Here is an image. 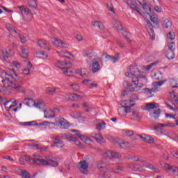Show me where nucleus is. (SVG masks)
<instances>
[{
	"label": "nucleus",
	"mask_w": 178,
	"mask_h": 178,
	"mask_svg": "<svg viewBox=\"0 0 178 178\" xmlns=\"http://www.w3.org/2000/svg\"><path fill=\"white\" fill-rule=\"evenodd\" d=\"M129 70L131 72V76H134V77H136V74H134V73H136V72H138V73H140V70L137 69V67H134L133 65H131L129 67Z\"/></svg>",
	"instance_id": "obj_30"
},
{
	"label": "nucleus",
	"mask_w": 178,
	"mask_h": 178,
	"mask_svg": "<svg viewBox=\"0 0 178 178\" xmlns=\"http://www.w3.org/2000/svg\"><path fill=\"white\" fill-rule=\"evenodd\" d=\"M91 80L90 79H84L83 81H82V83L83 84H85V86H90V84H88V83H90Z\"/></svg>",
	"instance_id": "obj_61"
},
{
	"label": "nucleus",
	"mask_w": 178,
	"mask_h": 178,
	"mask_svg": "<svg viewBox=\"0 0 178 178\" xmlns=\"http://www.w3.org/2000/svg\"><path fill=\"white\" fill-rule=\"evenodd\" d=\"M165 29H170L172 27V22H170L168 19H165L163 20V25Z\"/></svg>",
	"instance_id": "obj_38"
},
{
	"label": "nucleus",
	"mask_w": 178,
	"mask_h": 178,
	"mask_svg": "<svg viewBox=\"0 0 178 178\" xmlns=\"http://www.w3.org/2000/svg\"><path fill=\"white\" fill-rule=\"evenodd\" d=\"M22 58L27 59V58H29V50H27V49H22Z\"/></svg>",
	"instance_id": "obj_51"
},
{
	"label": "nucleus",
	"mask_w": 178,
	"mask_h": 178,
	"mask_svg": "<svg viewBox=\"0 0 178 178\" xmlns=\"http://www.w3.org/2000/svg\"><path fill=\"white\" fill-rule=\"evenodd\" d=\"M38 47H40V48H43V49H47V47L48 46V43L45 42V40H39L38 41Z\"/></svg>",
	"instance_id": "obj_27"
},
{
	"label": "nucleus",
	"mask_w": 178,
	"mask_h": 178,
	"mask_svg": "<svg viewBox=\"0 0 178 178\" xmlns=\"http://www.w3.org/2000/svg\"><path fill=\"white\" fill-rule=\"evenodd\" d=\"M73 115H74V118H80V116H81V114H80V113L77 112V111H74L73 112Z\"/></svg>",
	"instance_id": "obj_63"
},
{
	"label": "nucleus",
	"mask_w": 178,
	"mask_h": 178,
	"mask_svg": "<svg viewBox=\"0 0 178 178\" xmlns=\"http://www.w3.org/2000/svg\"><path fill=\"white\" fill-rule=\"evenodd\" d=\"M35 121L22 122V126H38V124H34Z\"/></svg>",
	"instance_id": "obj_48"
},
{
	"label": "nucleus",
	"mask_w": 178,
	"mask_h": 178,
	"mask_svg": "<svg viewBox=\"0 0 178 178\" xmlns=\"http://www.w3.org/2000/svg\"><path fill=\"white\" fill-rule=\"evenodd\" d=\"M13 65L15 66V67H20V63H19V61H13Z\"/></svg>",
	"instance_id": "obj_64"
},
{
	"label": "nucleus",
	"mask_w": 178,
	"mask_h": 178,
	"mask_svg": "<svg viewBox=\"0 0 178 178\" xmlns=\"http://www.w3.org/2000/svg\"><path fill=\"white\" fill-rule=\"evenodd\" d=\"M92 138H95L97 143L102 144L104 142V137L101 136L99 134H95L92 135Z\"/></svg>",
	"instance_id": "obj_22"
},
{
	"label": "nucleus",
	"mask_w": 178,
	"mask_h": 178,
	"mask_svg": "<svg viewBox=\"0 0 178 178\" xmlns=\"http://www.w3.org/2000/svg\"><path fill=\"white\" fill-rule=\"evenodd\" d=\"M99 62H102V58L99 57H95L92 59V72H93L94 73L99 72V69H101Z\"/></svg>",
	"instance_id": "obj_9"
},
{
	"label": "nucleus",
	"mask_w": 178,
	"mask_h": 178,
	"mask_svg": "<svg viewBox=\"0 0 178 178\" xmlns=\"http://www.w3.org/2000/svg\"><path fill=\"white\" fill-rule=\"evenodd\" d=\"M138 137H140L143 141L145 143H148L149 144H154V138L148 135H138Z\"/></svg>",
	"instance_id": "obj_15"
},
{
	"label": "nucleus",
	"mask_w": 178,
	"mask_h": 178,
	"mask_svg": "<svg viewBox=\"0 0 178 178\" xmlns=\"http://www.w3.org/2000/svg\"><path fill=\"white\" fill-rule=\"evenodd\" d=\"M142 6L143 8L145 13H146L147 15H149V13H151V7H149V6L147 4V3L142 4Z\"/></svg>",
	"instance_id": "obj_31"
},
{
	"label": "nucleus",
	"mask_w": 178,
	"mask_h": 178,
	"mask_svg": "<svg viewBox=\"0 0 178 178\" xmlns=\"http://www.w3.org/2000/svg\"><path fill=\"white\" fill-rule=\"evenodd\" d=\"M67 65H70V66H72V63H67V61H57L55 63V67L62 69V66H67Z\"/></svg>",
	"instance_id": "obj_21"
},
{
	"label": "nucleus",
	"mask_w": 178,
	"mask_h": 178,
	"mask_svg": "<svg viewBox=\"0 0 178 178\" xmlns=\"http://www.w3.org/2000/svg\"><path fill=\"white\" fill-rule=\"evenodd\" d=\"M70 87H72L73 91L75 92H77L79 90H80V86L76 83L70 85Z\"/></svg>",
	"instance_id": "obj_52"
},
{
	"label": "nucleus",
	"mask_w": 178,
	"mask_h": 178,
	"mask_svg": "<svg viewBox=\"0 0 178 178\" xmlns=\"http://www.w3.org/2000/svg\"><path fill=\"white\" fill-rule=\"evenodd\" d=\"M15 76L16 78L14 81H10L9 78L3 79L2 83L3 84V87L13 88V90L17 92H23L24 91V88L21 86L22 83H23V78L18 76L17 74H15Z\"/></svg>",
	"instance_id": "obj_1"
},
{
	"label": "nucleus",
	"mask_w": 178,
	"mask_h": 178,
	"mask_svg": "<svg viewBox=\"0 0 178 178\" xmlns=\"http://www.w3.org/2000/svg\"><path fill=\"white\" fill-rule=\"evenodd\" d=\"M37 160L41 161V159L38 156L35 158L34 159H31L30 156L28 155H25L23 157L19 158V163L21 165H25L24 162H22V161H26V162H31V163H33V165H38V163H36Z\"/></svg>",
	"instance_id": "obj_11"
},
{
	"label": "nucleus",
	"mask_w": 178,
	"mask_h": 178,
	"mask_svg": "<svg viewBox=\"0 0 178 178\" xmlns=\"http://www.w3.org/2000/svg\"><path fill=\"white\" fill-rule=\"evenodd\" d=\"M131 98L132 99L129 101L130 104H131V102H134V101H137L138 99V95L136 94H132Z\"/></svg>",
	"instance_id": "obj_57"
},
{
	"label": "nucleus",
	"mask_w": 178,
	"mask_h": 178,
	"mask_svg": "<svg viewBox=\"0 0 178 178\" xmlns=\"http://www.w3.org/2000/svg\"><path fill=\"white\" fill-rule=\"evenodd\" d=\"M168 51H171L172 52H175V49L176 48V44L175 42H172L168 45Z\"/></svg>",
	"instance_id": "obj_44"
},
{
	"label": "nucleus",
	"mask_w": 178,
	"mask_h": 178,
	"mask_svg": "<svg viewBox=\"0 0 178 178\" xmlns=\"http://www.w3.org/2000/svg\"><path fill=\"white\" fill-rule=\"evenodd\" d=\"M106 124V123H105V122H104V121H101L100 122L97 123L96 124L97 130L101 131V130H102V129H105Z\"/></svg>",
	"instance_id": "obj_32"
},
{
	"label": "nucleus",
	"mask_w": 178,
	"mask_h": 178,
	"mask_svg": "<svg viewBox=\"0 0 178 178\" xmlns=\"http://www.w3.org/2000/svg\"><path fill=\"white\" fill-rule=\"evenodd\" d=\"M156 63H152V64L147 65L146 69L147 70H149V69H152V66H155V65H156Z\"/></svg>",
	"instance_id": "obj_62"
},
{
	"label": "nucleus",
	"mask_w": 178,
	"mask_h": 178,
	"mask_svg": "<svg viewBox=\"0 0 178 178\" xmlns=\"http://www.w3.org/2000/svg\"><path fill=\"white\" fill-rule=\"evenodd\" d=\"M134 158H136V159H135V162H141L142 163H145L147 162L145 159L137 157L136 156H132L131 159H134Z\"/></svg>",
	"instance_id": "obj_50"
},
{
	"label": "nucleus",
	"mask_w": 178,
	"mask_h": 178,
	"mask_svg": "<svg viewBox=\"0 0 178 178\" xmlns=\"http://www.w3.org/2000/svg\"><path fill=\"white\" fill-rule=\"evenodd\" d=\"M90 165V158L86 157L85 160L81 161L77 164L78 170L82 175H88V166Z\"/></svg>",
	"instance_id": "obj_5"
},
{
	"label": "nucleus",
	"mask_w": 178,
	"mask_h": 178,
	"mask_svg": "<svg viewBox=\"0 0 178 178\" xmlns=\"http://www.w3.org/2000/svg\"><path fill=\"white\" fill-rule=\"evenodd\" d=\"M21 176L22 178H30V173L24 170H22L21 172Z\"/></svg>",
	"instance_id": "obj_47"
},
{
	"label": "nucleus",
	"mask_w": 178,
	"mask_h": 178,
	"mask_svg": "<svg viewBox=\"0 0 178 178\" xmlns=\"http://www.w3.org/2000/svg\"><path fill=\"white\" fill-rule=\"evenodd\" d=\"M92 24L95 27H98V29H99L100 30H104L105 29V26H104V24L101 22H98V21L92 22Z\"/></svg>",
	"instance_id": "obj_24"
},
{
	"label": "nucleus",
	"mask_w": 178,
	"mask_h": 178,
	"mask_svg": "<svg viewBox=\"0 0 178 178\" xmlns=\"http://www.w3.org/2000/svg\"><path fill=\"white\" fill-rule=\"evenodd\" d=\"M13 101V99H10L9 100L4 102V106H6V111H9V109H12V108L17 105V101Z\"/></svg>",
	"instance_id": "obj_13"
},
{
	"label": "nucleus",
	"mask_w": 178,
	"mask_h": 178,
	"mask_svg": "<svg viewBox=\"0 0 178 178\" xmlns=\"http://www.w3.org/2000/svg\"><path fill=\"white\" fill-rule=\"evenodd\" d=\"M92 52H94V47H89L85 50L83 55V56H88V55H91V54H92Z\"/></svg>",
	"instance_id": "obj_26"
},
{
	"label": "nucleus",
	"mask_w": 178,
	"mask_h": 178,
	"mask_svg": "<svg viewBox=\"0 0 178 178\" xmlns=\"http://www.w3.org/2000/svg\"><path fill=\"white\" fill-rule=\"evenodd\" d=\"M44 118L46 119H52L55 118V113L52 111V110H48V111H44Z\"/></svg>",
	"instance_id": "obj_20"
},
{
	"label": "nucleus",
	"mask_w": 178,
	"mask_h": 178,
	"mask_svg": "<svg viewBox=\"0 0 178 178\" xmlns=\"http://www.w3.org/2000/svg\"><path fill=\"white\" fill-rule=\"evenodd\" d=\"M56 92V89L54 88L49 87V88H47V90H46V92H47V94H51V95H52V94H55Z\"/></svg>",
	"instance_id": "obj_49"
},
{
	"label": "nucleus",
	"mask_w": 178,
	"mask_h": 178,
	"mask_svg": "<svg viewBox=\"0 0 178 178\" xmlns=\"http://www.w3.org/2000/svg\"><path fill=\"white\" fill-rule=\"evenodd\" d=\"M61 72H63L65 76H70L71 74H73V71H69L67 67H61Z\"/></svg>",
	"instance_id": "obj_39"
},
{
	"label": "nucleus",
	"mask_w": 178,
	"mask_h": 178,
	"mask_svg": "<svg viewBox=\"0 0 178 178\" xmlns=\"http://www.w3.org/2000/svg\"><path fill=\"white\" fill-rule=\"evenodd\" d=\"M163 168L165 169H166L167 173H170V172H172L173 173V175H175V176L176 175V171H177V167H176L175 165H170L165 163L163 165Z\"/></svg>",
	"instance_id": "obj_14"
},
{
	"label": "nucleus",
	"mask_w": 178,
	"mask_h": 178,
	"mask_svg": "<svg viewBox=\"0 0 178 178\" xmlns=\"http://www.w3.org/2000/svg\"><path fill=\"white\" fill-rule=\"evenodd\" d=\"M81 76L83 79H86V77H91V74L88 72L87 69H82V74Z\"/></svg>",
	"instance_id": "obj_40"
},
{
	"label": "nucleus",
	"mask_w": 178,
	"mask_h": 178,
	"mask_svg": "<svg viewBox=\"0 0 178 178\" xmlns=\"http://www.w3.org/2000/svg\"><path fill=\"white\" fill-rule=\"evenodd\" d=\"M1 54L3 55V59H5V58H9L8 54V50H6V49H1Z\"/></svg>",
	"instance_id": "obj_55"
},
{
	"label": "nucleus",
	"mask_w": 178,
	"mask_h": 178,
	"mask_svg": "<svg viewBox=\"0 0 178 178\" xmlns=\"http://www.w3.org/2000/svg\"><path fill=\"white\" fill-rule=\"evenodd\" d=\"M106 155L108 158H120L122 156L119 153L111 151H107Z\"/></svg>",
	"instance_id": "obj_19"
},
{
	"label": "nucleus",
	"mask_w": 178,
	"mask_h": 178,
	"mask_svg": "<svg viewBox=\"0 0 178 178\" xmlns=\"http://www.w3.org/2000/svg\"><path fill=\"white\" fill-rule=\"evenodd\" d=\"M18 8L21 12H24L25 15H30V13H31L30 9L26 8L25 6H19Z\"/></svg>",
	"instance_id": "obj_34"
},
{
	"label": "nucleus",
	"mask_w": 178,
	"mask_h": 178,
	"mask_svg": "<svg viewBox=\"0 0 178 178\" xmlns=\"http://www.w3.org/2000/svg\"><path fill=\"white\" fill-rule=\"evenodd\" d=\"M61 138L63 140H67V141H70L71 143H74L75 145L83 147V145L77 140V138L70 133L61 134Z\"/></svg>",
	"instance_id": "obj_7"
},
{
	"label": "nucleus",
	"mask_w": 178,
	"mask_h": 178,
	"mask_svg": "<svg viewBox=\"0 0 178 178\" xmlns=\"http://www.w3.org/2000/svg\"><path fill=\"white\" fill-rule=\"evenodd\" d=\"M102 56H105V59L107 60V62L111 60V55L108 54V53H103Z\"/></svg>",
	"instance_id": "obj_59"
},
{
	"label": "nucleus",
	"mask_w": 178,
	"mask_h": 178,
	"mask_svg": "<svg viewBox=\"0 0 178 178\" xmlns=\"http://www.w3.org/2000/svg\"><path fill=\"white\" fill-rule=\"evenodd\" d=\"M165 81H166V80L154 82L153 83L154 88H153L152 89H149L148 88H145L144 90H145V91H147L148 94L151 95V94H152V92H155L156 91V90H158V86L161 87V86H162V84H163V83H165Z\"/></svg>",
	"instance_id": "obj_12"
},
{
	"label": "nucleus",
	"mask_w": 178,
	"mask_h": 178,
	"mask_svg": "<svg viewBox=\"0 0 178 178\" xmlns=\"http://www.w3.org/2000/svg\"><path fill=\"white\" fill-rule=\"evenodd\" d=\"M68 99L70 101H77V99H80V95L72 94L68 97Z\"/></svg>",
	"instance_id": "obj_35"
},
{
	"label": "nucleus",
	"mask_w": 178,
	"mask_h": 178,
	"mask_svg": "<svg viewBox=\"0 0 178 178\" xmlns=\"http://www.w3.org/2000/svg\"><path fill=\"white\" fill-rule=\"evenodd\" d=\"M125 134L127 137H131L132 140H136V137L133 136H134V132L133 131L127 130L125 131Z\"/></svg>",
	"instance_id": "obj_42"
},
{
	"label": "nucleus",
	"mask_w": 178,
	"mask_h": 178,
	"mask_svg": "<svg viewBox=\"0 0 178 178\" xmlns=\"http://www.w3.org/2000/svg\"><path fill=\"white\" fill-rule=\"evenodd\" d=\"M97 167L100 172H104V175H106L108 172L115 173V170L109 164L102 161H97Z\"/></svg>",
	"instance_id": "obj_6"
},
{
	"label": "nucleus",
	"mask_w": 178,
	"mask_h": 178,
	"mask_svg": "<svg viewBox=\"0 0 178 178\" xmlns=\"http://www.w3.org/2000/svg\"><path fill=\"white\" fill-rule=\"evenodd\" d=\"M129 8L134 9V10H136V12H138V13H140V8H138V5L136 1H133V3H131V5L129 6Z\"/></svg>",
	"instance_id": "obj_29"
},
{
	"label": "nucleus",
	"mask_w": 178,
	"mask_h": 178,
	"mask_svg": "<svg viewBox=\"0 0 178 178\" xmlns=\"http://www.w3.org/2000/svg\"><path fill=\"white\" fill-rule=\"evenodd\" d=\"M131 106H134V104H131V106H122L119 109L118 112L120 113V112H124V113H130L131 112Z\"/></svg>",
	"instance_id": "obj_17"
},
{
	"label": "nucleus",
	"mask_w": 178,
	"mask_h": 178,
	"mask_svg": "<svg viewBox=\"0 0 178 178\" xmlns=\"http://www.w3.org/2000/svg\"><path fill=\"white\" fill-rule=\"evenodd\" d=\"M54 144L56 147H63V142H62V140H59L58 138H54Z\"/></svg>",
	"instance_id": "obj_41"
},
{
	"label": "nucleus",
	"mask_w": 178,
	"mask_h": 178,
	"mask_svg": "<svg viewBox=\"0 0 178 178\" xmlns=\"http://www.w3.org/2000/svg\"><path fill=\"white\" fill-rule=\"evenodd\" d=\"M146 168H147L148 169H150L151 170H155V172L158 170V168H156L154 165L149 163L147 164Z\"/></svg>",
	"instance_id": "obj_53"
},
{
	"label": "nucleus",
	"mask_w": 178,
	"mask_h": 178,
	"mask_svg": "<svg viewBox=\"0 0 178 178\" xmlns=\"http://www.w3.org/2000/svg\"><path fill=\"white\" fill-rule=\"evenodd\" d=\"M120 55L119 54H115V56H111L110 60L113 62V63H116L119 60Z\"/></svg>",
	"instance_id": "obj_36"
},
{
	"label": "nucleus",
	"mask_w": 178,
	"mask_h": 178,
	"mask_svg": "<svg viewBox=\"0 0 178 178\" xmlns=\"http://www.w3.org/2000/svg\"><path fill=\"white\" fill-rule=\"evenodd\" d=\"M165 56L169 60L175 59V51H172L170 50H168L165 52Z\"/></svg>",
	"instance_id": "obj_28"
},
{
	"label": "nucleus",
	"mask_w": 178,
	"mask_h": 178,
	"mask_svg": "<svg viewBox=\"0 0 178 178\" xmlns=\"http://www.w3.org/2000/svg\"><path fill=\"white\" fill-rule=\"evenodd\" d=\"M106 6L108 12H111V13H115V8H113V4H112L111 1H108L106 3Z\"/></svg>",
	"instance_id": "obj_33"
},
{
	"label": "nucleus",
	"mask_w": 178,
	"mask_h": 178,
	"mask_svg": "<svg viewBox=\"0 0 178 178\" xmlns=\"http://www.w3.org/2000/svg\"><path fill=\"white\" fill-rule=\"evenodd\" d=\"M53 44L54 47H60L61 48H67V44H66L65 42L59 39H55Z\"/></svg>",
	"instance_id": "obj_16"
},
{
	"label": "nucleus",
	"mask_w": 178,
	"mask_h": 178,
	"mask_svg": "<svg viewBox=\"0 0 178 178\" xmlns=\"http://www.w3.org/2000/svg\"><path fill=\"white\" fill-rule=\"evenodd\" d=\"M146 30L150 37V39L154 41L155 40V32H154V26L148 19L146 20Z\"/></svg>",
	"instance_id": "obj_10"
},
{
	"label": "nucleus",
	"mask_w": 178,
	"mask_h": 178,
	"mask_svg": "<svg viewBox=\"0 0 178 178\" xmlns=\"http://www.w3.org/2000/svg\"><path fill=\"white\" fill-rule=\"evenodd\" d=\"M113 24L117 29V31L118 33H122L124 38L127 41V42H131V40H130V33L126 31H123V26H122V24L120 22H119L117 19H114L113 20Z\"/></svg>",
	"instance_id": "obj_4"
},
{
	"label": "nucleus",
	"mask_w": 178,
	"mask_h": 178,
	"mask_svg": "<svg viewBox=\"0 0 178 178\" xmlns=\"http://www.w3.org/2000/svg\"><path fill=\"white\" fill-rule=\"evenodd\" d=\"M152 116H153L154 119H158V118H159V116H161V108L154 110L152 112Z\"/></svg>",
	"instance_id": "obj_37"
},
{
	"label": "nucleus",
	"mask_w": 178,
	"mask_h": 178,
	"mask_svg": "<svg viewBox=\"0 0 178 178\" xmlns=\"http://www.w3.org/2000/svg\"><path fill=\"white\" fill-rule=\"evenodd\" d=\"M136 3H138V8H140V7L143 6L144 3H145V0H135Z\"/></svg>",
	"instance_id": "obj_58"
},
{
	"label": "nucleus",
	"mask_w": 178,
	"mask_h": 178,
	"mask_svg": "<svg viewBox=\"0 0 178 178\" xmlns=\"http://www.w3.org/2000/svg\"><path fill=\"white\" fill-rule=\"evenodd\" d=\"M159 107V106L156 103H148L145 106V109L146 111H151V109H156Z\"/></svg>",
	"instance_id": "obj_23"
},
{
	"label": "nucleus",
	"mask_w": 178,
	"mask_h": 178,
	"mask_svg": "<svg viewBox=\"0 0 178 178\" xmlns=\"http://www.w3.org/2000/svg\"><path fill=\"white\" fill-rule=\"evenodd\" d=\"M167 38L171 40H175V38H176V33L173 31H170L167 34Z\"/></svg>",
	"instance_id": "obj_45"
},
{
	"label": "nucleus",
	"mask_w": 178,
	"mask_h": 178,
	"mask_svg": "<svg viewBox=\"0 0 178 178\" xmlns=\"http://www.w3.org/2000/svg\"><path fill=\"white\" fill-rule=\"evenodd\" d=\"M48 124H53V126H58V127H60V129H67V127H69V122H67V120H65V118H58V120H56V122H49L48 121H44L43 122L40 123L39 126H47Z\"/></svg>",
	"instance_id": "obj_3"
},
{
	"label": "nucleus",
	"mask_w": 178,
	"mask_h": 178,
	"mask_svg": "<svg viewBox=\"0 0 178 178\" xmlns=\"http://www.w3.org/2000/svg\"><path fill=\"white\" fill-rule=\"evenodd\" d=\"M6 27L7 30L11 33V34H17V31H15V26L10 24H6Z\"/></svg>",
	"instance_id": "obj_25"
},
{
	"label": "nucleus",
	"mask_w": 178,
	"mask_h": 178,
	"mask_svg": "<svg viewBox=\"0 0 178 178\" xmlns=\"http://www.w3.org/2000/svg\"><path fill=\"white\" fill-rule=\"evenodd\" d=\"M19 39L21 40V42H22V44H24L26 41V37H24L22 34H19Z\"/></svg>",
	"instance_id": "obj_60"
},
{
	"label": "nucleus",
	"mask_w": 178,
	"mask_h": 178,
	"mask_svg": "<svg viewBox=\"0 0 178 178\" xmlns=\"http://www.w3.org/2000/svg\"><path fill=\"white\" fill-rule=\"evenodd\" d=\"M34 106L36 108H38L39 109H41V107L42 106V102L38 101L37 102L33 103Z\"/></svg>",
	"instance_id": "obj_56"
},
{
	"label": "nucleus",
	"mask_w": 178,
	"mask_h": 178,
	"mask_svg": "<svg viewBox=\"0 0 178 178\" xmlns=\"http://www.w3.org/2000/svg\"><path fill=\"white\" fill-rule=\"evenodd\" d=\"M138 79H141V76H135L132 77V83H129L128 81H124L123 82V86L124 88L130 91V92H135L137 91H140L143 87H144V84L140 83V80Z\"/></svg>",
	"instance_id": "obj_2"
},
{
	"label": "nucleus",
	"mask_w": 178,
	"mask_h": 178,
	"mask_svg": "<svg viewBox=\"0 0 178 178\" xmlns=\"http://www.w3.org/2000/svg\"><path fill=\"white\" fill-rule=\"evenodd\" d=\"M151 22H152L154 26H159V20L158 19V15L155 14H149Z\"/></svg>",
	"instance_id": "obj_18"
},
{
	"label": "nucleus",
	"mask_w": 178,
	"mask_h": 178,
	"mask_svg": "<svg viewBox=\"0 0 178 178\" xmlns=\"http://www.w3.org/2000/svg\"><path fill=\"white\" fill-rule=\"evenodd\" d=\"M115 169H116V170H114V173L115 175H118V173H120V172H123V170H124V167L118 165V166H116Z\"/></svg>",
	"instance_id": "obj_46"
},
{
	"label": "nucleus",
	"mask_w": 178,
	"mask_h": 178,
	"mask_svg": "<svg viewBox=\"0 0 178 178\" xmlns=\"http://www.w3.org/2000/svg\"><path fill=\"white\" fill-rule=\"evenodd\" d=\"M35 163H38V165H44V166L49 165L52 166L53 168H58V166H59V163L52 159H49L47 161L40 159V160H36Z\"/></svg>",
	"instance_id": "obj_8"
},
{
	"label": "nucleus",
	"mask_w": 178,
	"mask_h": 178,
	"mask_svg": "<svg viewBox=\"0 0 178 178\" xmlns=\"http://www.w3.org/2000/svg\"><path fill=\"white\" fill-rule=\"evenodd\" d=\"M83 108L84 111H86V112H90V111H91V107H90V106H88V105H87V102L83 103Z\"/></svg>",
	"instance_id": "obj_54"
},
{
	"label": "nucleus",
	"mask_w": 178,
	"mask_h": 178,
	"mask_svg": "<svg viewBox=\"0 0 178 178\" xmlns=\"http://www.w3.org/2000/svg\"><path fill=\"white\" fill-rule=\"evenodd\" d=\"M28 6L29 8H36L38 6L37 5V2L35 0H30L28 3Z\"/></svg>",
	"instance_id": "obj_43"
}]
</instances>
